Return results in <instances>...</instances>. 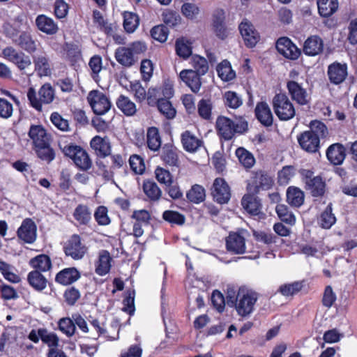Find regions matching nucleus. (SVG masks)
<instances>
[{"mask_svg": "<svg viewBox=\"0 0 357 357\" xmlns=\"http://www.w3.org/2000/svg\"><path fill=\"white\" fill-rule=\"evenodd\" d=\"M143 191L145 195L152 201L158 200L162 192L157 183L151 181H146L143 183Z\"/></svg>", "mask_w": 357, "mask_h": 357, "instance_id": "obj_42", "label": "nucleus"}, {"mask_svg": "<svg viewBox=\"0 0 357 357\" xmlns=\"http://www.w3.org/2000/svg\"><path fill=\"white\" fill-rule=\"evenodd\" d=\"M37 147L38 156L47 162H51L54 159L55 154L52 149H51L48 144L44 146H38Z\"/></svg>", "mask_w": 357, "mask_h": 357, "instance_id": "obj_64", "label": "nucleus"}, {"mask_svg": "<svg viewBox=\"0 0 357 357\" xmlns=\"http://www.w3.org/2000/svg\"><path fill=\"white\" fill-rule=\"evenodd\" d=\"M211 190L213 199L220 204H226L230 199V188L222 178L215 179Z\"/></svg>", "mask_w": 357, "mask_h": 357, "instance_id": "obj_10", "label": "nucleus"}, {"mask_svg": "<svg viewBox=\"0 0 357 357\" xmlns=\"http://www.w3.org/2000/svg\"><path fill=\"white\" fill-rule=\"evenodd\" d=\"M59 328L68 337L73 336L75 332L74 320L70 318L61 319L59 321Z\"/></svg>", "mask_w": 357, "mask_h": 357, "instance_id": "obj_54", "label": "nucleus"}, {"mask_svg": "<svg viewBox=\"0 0 357 357\" xmlns=\"http://www.w3.org/2000/svg\"><path fill=\"white\" fill-rule=\"evenodd\" d=\"M176 52L180 57H189L192 54L190 43L183 38L178 39L176 42Z\"/></svg>", "mask_w": 357, "mask_h": 357, "instance_id": "obj_49", "label": "nucleus"}, {"mask_svg": "<svg viewBox=\"0 0 357 357\" xmlns=\"http://www.w3.org/2000/svg\"><path fill=\"white\" fill-rule=\"evenodd\" d=\"M130 91L134 95L135 99L139 102H142L146 98H148V92L146 93L145 89L139 82H135L130 84Z\"/></svg>", "mask_w": 357, "mask_h": 357, "instance_id": "obj_58", "label": "nucleus"}, {"mask_svg": "<svg viewBox=\"0 0 357 357\" xmlns=\"http://www.w3.org/2000/svg\"><path fill=\"white\" fill-rule=\"evenodd\" d=\"M130 169L136 174H142L145 170V164L143 158L138 155H132L129 158Z\"/></svg>", "mask_w": 357, "mask_h": 357, "instance_id": "obj_52", "label": "nucleus"}, {"mask_svg": "<svg viewBox=\"0 0 357 357\" xmlns=\"http://www.w3.org/2000/svg\"><path fill=\"white\" fill-rule=\"evenodd\" d=\"M115 59L119 63L125 67H131L137 61L128 47H120L116 50Z\"/></svg>", "mask_w": 357, "mask_h": 357, "instance_id": "obj_26", "label": "nucleus"}, {"mask_svg": "<svg viewBox=\"0 0 357 357\" xmlns=\"http://www.w3.org/2000/svg\"><path fill=\"white\" fill-rule=\"evenodd\" d=\"M35 23L37 29L47 35H54L59 31L57 23L52 17L43 14L36 17Z\"/></svg>", "mask_w": 357, "mask_h": 357, "instance_id": "obj_15", "label": "nucleus"}, {"mask_svg": "<svg viewBox=\"0 0 357 357\" xmlns=\"http://www.w3.org/2000/svg\"><path fill=\"white\" fill-rule=\"evenodd\" d=\"M86 251L87 248L82 243L81 238L78 235H73L64 246L66 255L75 260L82 259Z\"/></svg>", "mask_w": 357, "mask_h": 357, "instance_id": "obj_9", "label": "nucleus"}, {"mask_svg": "<svg viewBox=\"0 0 357 357\" xmlns=\"http://www.w3.org/2000/svg\"><path fill=\"white\" fill-rule=\"evenodd\" d=\"M55 98V91L49 83L43 84L38 93L33 88H29L27 91V98L32 107L41 111L43 105H48L53 102Z\"/></svg>", "mask_w": 357, "mask_h": 357, "instance_id": "obj_4", "label": "nucleus"}, {"mask_svg": "<svg viewBox=\"0 0 357 357\" xmlns=\"http://www.w3.org/2000/svg\"><path fill=\"white\" fill-rule=\"evenodd\" d=\"M40 339L50 347L56 349L59 344V337L54 333H50L45 328H40Z\"/></svg>", "mask_w": 357, "mask_h": 357, "instance_id": "obj_55", "label": "nucleus"}, {"mask_svg": "<svg viewBox=\"0 0 357 357\" xmlns=\"http://www.w3.org/2000/svg\"><path fill=\"white\" fill-rule=\"evenodd\" d=\"M298 141L301 148L309 152L315 153L319 147V135L313 130H307L298 137Z\"/></svg>", "mask_w": 357, "mask_h": 357, "instance_id": "obj_13", "label": "nucleus"}, {"mask_svg": "<svg viewBox=\"0 0 357 357\" xmlns=\"http://www.w3.org/2000/svg\"><path fill=\"white\" fill-rule=\"evenodd\" d=\"M324 49V42L317 36H311L307 38L303 45V52L308 56H316Z\"/></svg>", "mask_w": 357, "mask_h": 357, "instance_id": "obj_22", "label": "nucleus"}, {"mask_svg": "<svg viewBox=\"0 0 357 357\" xmlns=\"http://www.w3.org/2000/svg\"><path fill=\"white\" fill-rule=\"evenodd\" d=\"M80 278V273L75 268H64L56 275V281L61 284L68 285L77 281Z\"/></svg>", "mask_w": 357, "mask_h": 357, "instance_id": "obj_27", "label": "nucleus"}, {"mask_svg": "<svg viewBox=\"0 0 357 357\" xmlns=\"http://www.w3.org/2000/svg\"><path fill=\"white\" fill-rule=\"evenodd\" d=\"M257 299V293L245 287H240L237 292L234 288L227 289V305L234 307L242 317H248L254 312Z\"/></svg>", "mask_w": 357, "mask_h": 357, "instance_id": "obj_1", "label": "nucleus"}, {"mask_svg": "<svg viewBox=\"0 0 357 357\" xmlns=\"http://www.w3.org/2000/svg\"><path fill=\"white\" fill-rule=\"evenodd\" d=\"M317 6L319 14L326 17L337 11L339 3L338 0H318Z\"/></svg>", "mask_w": 357, "mask_h": 357, "instance_id": "obj_33", "label": "nucleus"}, {"mask_svg": "<svg viewBox=\"0 0 357 357\" xmlns=\"http://www.w3.org/2000/svg\"><path fill=\"white\" fill-rule=\"evenodd\" d=\"M168 29L164 25H157L153 27L151 30V37L160 43H164L167 40L168 36Z\"/></svg>", "mask_w": 357, "mask_h": 357, "instance_id": "obj_56", "label": "nucleus"}, {"mask_svg": "<svg viewBox=\"0 0 357 357\" xmlns=\"http://www.w3.org/2000/svg\"><path fill=\"white\" fill-rule=\"evenodd\" d=\"M15 43L29 53H33L37 49L36 41L26 32H22Z\"/></svg>", "mask_w": 357, "mask_h": 357, "instance_id": "obj_37", "label": "nucleus"}, {"mask_svg": "<svg viewBox=\"0 0 357 357\" xmlns=\"http://www.w3.org/2000/svg\"><path fill=\"white\" fill-rule=\"evenodd\" d=\"M146 143L148 147L153 151L159 150L161 146V138L158 129L155 127H151L146 133Z\"/></svg>", "mask_w": 357, "mask_h": 357, "instance_id": "obj_38", "label": "nucleus"}, {"mask_svg": "<svg viewBox=\"0 0 357 357\" xmlns=\"http://www.w3.org/2000/svg\"><path fill=\"white\" fill-rule=\"evenodd\" d=\"M223 98L225 104L232 109H237L243 104L241 97L234 91L225 92Z\"/></svg>", "mask_w": 357, "mask_h": 357, "instance_id": "obj_48", "label": "nucleus"}, {"mask_svg": "<svg viewBox=\"0 0 357 357\" xmlns=\"http://www.w3.org/2000/svg\"><path fill=\"white\" fill-rule=\"evenodd\" d=\"M294 175V168L291 166H286L278 172V181L282 185H287Z\"/></svg>", "mask_w": 357, "mask_h": 357, "instance_id": "obj_60", "label": "nucleus"}, {"mask_svg": "<svg viewBox=\"0 0 357 357\" xmlns=\"http://www.w3.org/2000/svg\"><path fill=\"white\" fill-rule=\"evenodd\" d=\"M191 63L195 68L194 70L202 75H205L208 70V66L206 59L200 56H193L191 60Z\"/></svg>", "mask_w": 357, "mask_h": 357, "instance_id": "obj_51", "label": "nucleus"}, {"mask_svg": "<svg viewBox=\"0 0 357 357\" xmlns=\"http://www.w3.org/2000/svg\"><path fill=\"white\" fill-rule=\"evenodd\" d=\"M157 106L160 112L167 119H172L174 118L176 112L169 100L159 98L157 100Z\"/></svg>", "mask_w": 357, "mask_h": 357, "instance_id": "obj_44", "label": "nucleus"}, {"mask_svg": "<svg viewBox=\"0 0 357 357\" xmlns=\"http://www.w3.org/2000/svg\"><path fill=\"white\" fill-rule=\"evenodd\" d=\"M29 284L35 290L41 291L47 287V280L38 271H31L27 276Z\"/></svg>", "mask_w": 357, "mask_h": 357, "instance_id": "obj_30", "label": "nucleus"}, {"mask_svg": "<svg viewBox=\"0 0 357 357\" xmlns=\"http://www.w3.org/2000/svg\"><path fill=\"white\" fill-rule=\"evenodd\" d=\"M304 192L297 187L290 186L287 190V202L292 206L299 207L304 202Z\"/></svg>", "mask_w": 357, "mask_h": 357, "instance_id": "obj_32", "label": "nucleus"}, {"mask_svg": "<svg viewBox=\"0 0 357 357\" xmlns=\"http://www.w3.org/2000/svg\"><path fill=\"white\" fill-rule=\"evenodd\" d=\"M257 119L264 126L272 125L273 121V114L268 105L265 102H258L255 107Z\"/></svg>", "mask_w": 357, "mask_h": 357, "instance_id": "obj_23", "label": "nucleus"}, {"mask_svg": "<svg viewBox=\"0 0 357 357\" xmlns=\"http://www.w3.org/2000/svg\"><path fill=\"white\" fill-rule=\"evenodd\" d=\"M90 145L99 157L105 158L111 153L110 142L107 137L95 136L91 140Z\"/></svg>", "mask_w": 357, "mask_h": 357, "instance_id": "obj_17", "label": "nucleus"}, {"mask_svg": "<svg viewBox=\"0 0 357 357\" xmlns=\"http://www.w3.org/2000/svg\"><path fill=\"white\" fill-rule=\"evenodd\" d=\"M240 33L246 47L252 48L260 40V34L251 22L243 19L238 26Z\"/></svg>", "mask_w": 357, "mask_h": 357, "instance_id": "obj_8", "label": "nucleus"}, {"mask_svg": "<svg viewBox=\"0 0 357 357\" xmlns=\"http://www.w3.org/2000/svg\"><path fill=\"white\" fill-rule=\"evenodd\" d=\"M276 48L280 54L291 60L297 59L301 54L300 50L287 37L277 40Z\"/></svg>", "mask_w": 357, "mask_h": 357, "instance_id": "obj_12", "label": "nucleus"}, {"mask_svg": "<svg viewBox=\"0 0 357 357\" xmlns=\"http://www.w3.org/2000/svg\"><path fill=\"white\" fill-rule=\"evenodd\" d=\"M212 103L209 100H201L198 103V113L204 119L211 116Z\"/></svg>", "mask_w": 357, "mask_h": 357, "instance_id": "obj_62", "label": "nucleus"}, {"mask_svg": "<svg viewBox=\"0 0 357 357\" xmlns=\"http://www.w3.org/2000/svg\"><path fill=\"white\" fill-rule=\"evenodd\" d=\"M36 231L37 227L35 222L30 218H26L18 228L17 234L18 238L23 242L31 244L36 239Z\"/></svg>", "mask_w": 357, "mask_h": 357, "instance_id": "obj_11", "label": "nucleus"}, {"mask_svg": "<svg viewBox=\"0 0 357 357\" xmlns=\"http://www.w3.org/2000/svg\"><path fill=\"white\" fill-rule=\"evenodd\" d=\"M243 208L251 215H257L260 211V203L252 195H245L241 200Z\"/></svg>", "mask_w": 357, "mask_h": 357, "instance_id": "obj_36", "label": "nucleus"}, {"mask_svg": "<svg viewBox=\"0 0 357 357\" xmlns=\"http://www.w3.org/2000/svg\"><path fill=\"white\" fill-rule=\"evenodd\" d=\"M87 100L93 112L98 115L105 114L112 106L107 96L98 90L90 91L87 96Z\"/></svg>", "mask_w": 357, "mask_h": 357, "instance_id": "obj_6", "label": "nucleus"}, {"mask_svg": "<svg viewBox=\"0 0 357 357\" xmlns=\"http://www.w3.org/2000/svg\"><path fill=\"white\" fill-rule=\"evenodd\" d=\"M181 143L183 149L190 153L196 152L203 145V141L189 130L181 134Z\"/></svg>", "mask_w": 357, "mask_h": 357, "instance_id": "obj_20", "label": "nucleus"}, {"mask_svg": "<svg viewBox=\"0 0 357 357\" xmlns=\"http://www.w3.org/2000/svg\"><path fill=\"white\" fill-rule=\"evenodd\" d=\"M174 96L173 84L165 82L160 89L151 88L148 91V104L152 105L159 98L169 100Z\"/></svg>", "mask_w": 357, "mask_h": 357, "instance_id": "obj_14", "label": "nucleus"}, {"mask_svg": "<svg viewBox=\"0 0 357 357\" xmlns=\"http://www.w3.org/2000/svg\"><path fill=\"white\" fill-rule=\"evenodd\" d=\"M328 75L330 81L338 84L342 83L347 76V66L345 63H333L328 68Z\"/></svg>", "mask_w": 357, "mask_h": 357, "instance_id": "obj_16", "label": "nucleus"}, {"mask_svg": "<svg viewBox=\"0 0 357 357\" xmlns=\"http://www.w3.org/2000/svg\"><path fill=\"white\" fill-rule=\"evenodd\" d=\"M112 258L108 251L101 250L98 259L96 263V273L99 275H105L109 273L111 268Z\"/></svg>", "mask_w": 357, "mask_h": 357, "instance_id": "obj_28", "label": "nucleus"}, {"mask_svg": "<svg viewBox=\"0 0 357 357\" xmlns=\"http://www.w3.org/2000/svg\"><path fill=\"white\" fill-rule=\"evenodd\" d=\"M31 266L35 268V271H47L51 268V261L50 258L45 255L36 257L30 261Z\"/></svg>", "mask_w": 357, "mask_h": 357, "instance_id": "obj_45", "label": "nucleus"}, {"mask_svg": "<svg viewBox=\"0 0 357 357\" xmlns=\"http://www.w3.org/2000/svg\"><path fill=\"white\" fill-rule=\"evenodd\" d=\"M199 7L192 3H185L181 6V13L182 14L187 17L188 19L192 20L195 19L197 15L199 14Z\"/></svg>", "mask_w": 357, "mask_h": 357, "instance_id": "obj_63", "label": "nucleus"}, {"mask_svg": "<svg viewBox=\"0 0 357 357\" xmlns=\"http://www.w3.org/2000/svg\"><path fill=\"white\" fill-rule=\"evenodd\" d=\"M218 77L224 82H229L236 77V73L227 60L220 63L216 68Z\"/></svg>", "mask_w": 357, "mask_h": 357, "instance_id": "obj_34", "label": "nucleus"}, {"mask_svg": "<svg viewBox=\"0 0 357 357\" xmlns=\"http://www.w3.org/2000/svg\"><path fill=\"white\" fill-rule=\"evenodd\" d=\"M157 181L166 185H170L172 183V176L170 172L162 167H157L155 170Z\"/></svg>", "mask_w": 357, "mask_h": 357, "instance_id": "obj_61", "label": "nucleus"}, {"mask_svg": "<svg viewBox=\"0 0 357 357\" xmlns=\"http://www.w3.org/2000/svg\"><path fill=\"white\" fill-rule=\"evenodd\" d=\"M201 75L194 70H183L179 74V77L192 91L197 93L202 86Z\"/></svg>", "mask_w": 357, "mask_h": 357, "instance_id": "obj_18", "label": "nucleus"}, {"mask_svg": "<svg viewBox=\"0 0 357 357\" xmlns=\"http://www.w3.org/2000/svg\"><path fill=\"white\" fill-rule=\"evenodd\" d=\"M89 66L91 70V76L93 79L96 82H98L99 77L98 74L102 69V58L98 55H94L91 58Z\"/></svg>", "mask_w": 357, "mask_h": 357, "instance_id": "obj_53", "label": "nucleus"}, {"mask_svg": "<svg viewBox=\"0 0 357 357\" xmlns=\"http://www.w3.org/2000/svg\"><path fill=\"white\" fill-rule=\"evenodd\" d=\"M302 181L305 188L310 192L313 197H319L325 192V183L319 176H314L313 172L308 169L301 171Z\"/></svg>", "mask_w": 357, "mask_h": 357, "instance_id": "obj_7", "label": "nucleus"}, {"mask_svg": "<svg viewBox=\"0 0 357 357\" xmlns=\"http://www.w3.org/2000/svg\"><path fill=\"white\" fill-rule=\"evenodd\" d=\"M226 246L229 252L243 254L245 251V238L238 233H231L226 239Z\"/></svg>", "mask_w": 357, "mask_h": 357, "instance_id": "obj_19", "label": "nucleus"}, {"mask_svg": "<svg viewBox=\"0 0 357 357\" xmlns=\"http://www.w3.org/2000/svg\"><path fill=\"white\" fill-rule=\"evenodd\" d=\"M117 107L126 116H133L137 112L136 105L123 95H121L116 100Z\"/></svg>", "mask_w": 357, "mask_h": 357, "instance_id": "obj_35", "label": "nucleus"}, {"mask_svg": "<svg viewBox=\"0 0 357 357\" xmlns=\"http://www.w3.org/2000/svg\"><path fill=\"white\" fill-rule=\"evenodd\" d=\"M107 208L104 206H100L94 213V218L100 225H107L110 223V219L107 214Z\"/></svg>", "mask_w": 357, "mask_h": 357, "instance_id": "obj_59", "label": "nucleus"}, {"mask_svg": "<svg viewBox=\"0 0 357 357\" xmlns=\"http://www.w3.org/2000/svg\"><path fill=\"white\" fill-rule=\"evenodd\" d=\"M272 105L275 114L282 121H288L295 116L294 105L284 93L276 94L273 98Z\"/></svg>", "mask_w": 357, "mask_h": 357, "instance_id": "obj_5", "label": "nucleus"}, {"mask_svg": "<svg viewBox=\"0 0 357 357\" xmlns=\"http://www.w3.org/2000/svg\"><path fill=\"white\" fill-rule=\"evenodd\" d=\"M218 135L225 140L231 139L235 133L242 134L248 130V123L243 118L233 121L229 118L220 116L216 119Z\"/></svg>", "mask_w": 357, "mask_h": 357, "instance_id": "obj_2", "label": "nucleus"}, {"mask_svg": "<svg viewBox=\"0 0 357 357\" xmlns=\"http://www.w3.org/2000/svg\"><path fill=\"white\" fill-rule=\"evenodd\" d=\"M164 220L171 224L181 225L185 222V217L174 211H165L162 214Z\"/></svg>", "mask_w": 357, "mask_h": 357, "instance_id": "obj_57", "label": "nucleus"}, {"mask_svg": "<svg viewBox=\"0 0 357 357\" xmlns=\"http://www.w3.org/2000/svg\"><path fill=\"white\" fill-rule=\"evenodd\" d=\"M73 216L80 225H87L91 219V212L87 206L79 204L74 211Z\"/></svg>", "mask_w": 357, "mask_h": 357, "instance_id": "obj_41", "label": "nucleus"}, {"mask_svg": "<svg viewBox=\"0 0 357 357\" xmlns=\"http://www.w3.org/2000/svg\"><path fill=\"white\" fill-rule=\"evenodd\" d=\"M123 27L126 32L133 33L139 24L138 15L132 12L126 11L123 13Z\"/></svg>", "mask_w": 357, "mask_h": 357, "instance_id": "obj_39", "label": "nucleus"}, {"mask_svg": "<svg viewBox=\"0 0 357 357\" xmlns=\"http://www.w3.org/2000/svg\"><path fill=\"white\" fill-rule=\"evenodd\" d=\"M225 13L223 10H218L213 16V29L216 36L225 39L229 34L228 29L224 24Z\"/></svg>", "mask_w": 357, "mask_h": 357, "instance_id": "obj_25", "label": "nucleus"}, {"mask_svg": "<svg viewBox=\"0 0 357 357\" xmlns=\"http://www.w3.org/2000/svg\"><path fill=\"white\" fill-rule=\"evenodd\" d=\"M336 222V218L332 213L331 204H329L324 211L321 213L319 219L318 223L323 229H330Z\"/></svg>", "mask_w": 357, "mask_h": 357, "instance_id": "obj_40", "label": "nucleus"}, {"mask_svg": "<svg viewBox=\"0 0 357 357\" xmlns=\"http://www.w3.org/2000/svg\"><path fill=\"white\" fill-rule=\"evenodd\" d=\"M303 287V282L296 281L289 284H285L280 287V292L284 296H292L299 292Z\"/></svg>", "mask_w": 357, "mask_h": 357, "instance_id": "obj_50", "label": "nucleus"}, {"mask_svg": "<svg viewBox=\"0 0 357 357\" xmlns=\"http://www.w3.org/2000/svg\"><path fill=\"white\" fill-rule=\"evenodd\" d=\"M287 89L292 99L301 105L308 102V95L305 89L294 81L287 83Z\"/></svg>", "mask_w": 357, "mask_h": 357, "instance_id": "obj_21", "label": "nucleus"}, {"mask_svg": "<svg viewBox=\"0 0 357 357\" xmlns=\"http://www.w3.org/2000/svg\"><path fill=\"white\" fill-rule=\"evenodd\" d=\"M236 155L239 162L246 168H250L255 164L253 155L244 148H238L236 151Z\"/></svg>", "mask_w": 357, "mask_h": 357, "instance_id": "obj_47", "label": "nucleus"}, {"mask_svg": "<svg viewBox=\"0 0 357 357\" xmlns=\"http://www.w3.org/2000/svg\"><path fill=\"white\" fill-rule=\"evenodd\" d=\"M204 188L199 185H194L187 192V197L191 202L199 204L205 199Z\"/></svg>", "mask_w": 357, "mask_h": 357, "instance_id": "obj_46", "label": "nucleus"}, {"mask_svg": "<svg viewBox=\"0 0 357 357\" xmlns=\"http://www.w3.org/2000/svg\"><path fill=\"white\" fill-rule=\"evenodd\" d=\"M275 211L279 218L284 222L294 225L296 222V217L288 207L284 204H278L276 206Z\"/></svg>", "mask_w": 357, "mask_h": 357, "instance_id": "obj_43", "label": "nucleus"}, {"mask_svg": "<svg viewBox=\"0 0 357 357\" xmlns=\"http://www.w3.org/2000/svg\"><path fill=\"white\" fill-rule=\"evenodd\" d=\"M33 63L35 65V70L40 77L50 75V65L46 55L39 54L33 56Z\"/></svg>", "mask_w": 357, "mask_h": 357, "instance_id": "obj_31", "label": "nucleus"}, {"mask_svg": "<svg viewBox=\"0 0 357 357\" xmlns=\"http://www.w3.org/2000/svg\"><path fill=\"white\" fill-rule=\"evenodd\" d=\"M59 147L63 153L70 158L81 170L87 171L91 168L92 160L87 151L80 146L59 143Z\"/></svg>", "mask_w": 357, "mask_h": 357, "instance_id": "obj_3", "label": "nucleus"}, {"mask_svg": "<svg viewBox=\"0 0 357 357\" xmlns=\"http://www.w3.org/2000/svg\"><path fill=\"white\" fill-rule=\"evenodd\" d=\"M29 136L36 146L47 145L48 137L45 130L41 126H32L29 132Z\"/></svg>", "mask_w": 357, "mask_h": 357, "instance_id": "obj_29", "label": "nucleus"}, {"mask_svg": "<svg viewBox=\"0 0 357 357\" xmlns=\"http://www.w3.org/2000/svg\"><path fill=\"white\" fill-rule=\"evenodd\" d=\"M345 149L340 144L331 145L326 151V156L328 160L335 165L342 163L345 158Z\"/></svg>", "mask_w": 357, "mask_h": 357, "instance_id": "obj_24", "label": "nucleus"}]
</instances>
